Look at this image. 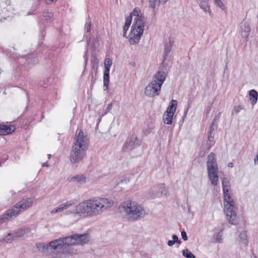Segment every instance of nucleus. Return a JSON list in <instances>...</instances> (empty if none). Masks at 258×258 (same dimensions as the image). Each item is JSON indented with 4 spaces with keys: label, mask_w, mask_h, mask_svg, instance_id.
Here are the masks:
<instances>
[{
    "label": "nucleus",
    "mask_w": 258,
    "mask_h": 258,
    "mask_svg": "<svg viewBox=\"0 0 258 258\" xmlns=\"http://www.w3.org/2000/svg\"><path fill=\"white\" fill-rule=\"evenodd\" d=\"M206 165L208 178L212 185L216 186L219 182V168L216 155L213 152L208 156Z\"/></svg>",
    "instance_id": "6e6552de"
},
{
    "label": "nucleus",
    "mask_w": 258,
    "mask_h": 258,
    "mask_svg": "<svg viewBox=\"0 0 258 258\" xmlns=\"http://www.w3.org/2000/svg\"><path fill=\"white\" fill-rule=\"evenodd\" d=\"M176 242H177L178 244H180L181 243V240L178 239L177 241H176Z\"/></svg>",
    "instance_id": "8fccbe9b"
},
{
    "label": "nucleus",
    "mask_w": 258,
    "mask_h": 258,
    "mask_svg": "<svg viewBox=\"0 0 258 258\" xmlns=\"http://www.w3.org/2000/svg\"><path fill=\"white\" fill-rule=\"evenodd\" d=\"M71 181L77 182L80 184H83L86 182V177L83 174H78L72 177Z\"/></svg>",
    "instance_id": "4be33fe9"
},
{
    "label": "nucleus",
    "mask_w": 258,
    "mask_h": 258,
    "mask_svg": "<svg viewBox=\"0 0 258 258\" xmlns=\"http://www.w3.org/2000/svg\"><path fill=\"white\" fill-rule=\"evenodd\" d=\"M242 109L243 107L240 105L235 107L234 108L232 113H233V111H234L236 114H238Z\"/></svg>",
    "instance_id": "e433bc0d"
},
{
    "label": "nucleus",
    "mask_w": 258,
    "mask_h": 258,
    "mask_svg": "<svg viewBox=\"0 0 258 258\" xmlns=\"http://www.w3.org/2000/svg\"><path fill=\"white\" fill-rule=\"evenodd\" d=\"M119 208L123 210L129 218L134 220L142 218L145 215L143 207L135 201H126L121 204Z\"/></svg>",
    "instance_id": "0eeeda50"
},
{
    "label": "nucleus",
    "mask_w": 258,
    "mask_h": 258,
    "mask_svg": "<svg viewBox=\"0 0 258 258\" xmlns=\"http://www.w3.org/2000/svg\"><path fill=\"white\" fill-rule=\"evenodd\" d=\"M140 145V142L138 140L137 136L132 135L129 136L125 142L122 150L124 151H130L138 147Z\"/></svg>",
    "instance_id": "9b49d317"
},
{
    "label": "nucleus",
    "mask_w": 258,
    "mask_h": 258,
    "mask_svg": "<svg viewBox=\"0 0 258 258\" xmlns=\"http://www.w3.org/2000/svg\"><path fill=\"white\" fill-rule=\"evenodd\" d=\"M18 62L30 68L38 62V59L34 53H30L27 56H22L19 58Z\"/></svg>",
    "instance_id": "f8f14e48"
},
{
    "label": "nucleus",
    "mask_w": 258,
    "mask_h": 258,
    "mask_svg": "<svg viewBox=\"0 0 258 258\" xmlns=\"http://www.w3.org/2000/svg\"><path fill=\"white\" fill-rule=\"evenodd\" d=\"M158 188L162 189L161 194L164 196H167L168 192V187L165 186L164 184H161L158 186Z\"/></svg>",
    "instance_id": "c756f323"
},
{
    "label": "nucleus",
    "mask_w": 258,
    "mask_h": 258,
    "mask_svg": "<svg viewBox=\"0 0 258 258\" xmlns=\"http://www.w3.org/2000/svg\"><path fill=\"white\" fill-rule=\"evenodd\" d=\"M182 254L186 258H196L195 255L187 249H184L182 251Z\"/></svg>",
    "instance_id": "bb28decb"
},
{
    "label": "nucleus",
    "mask_w": 258,
    "mask_h": 258,
    "mask_svg": "<svg viewBox=\"0 0 258 258\" xmlns=\"http://www.w3.org/2000/svg\"><path fill=\"white\" fill-rule=\"evenodd\" d=\"M47 156H48V158L49 159H50L51 156L50 154H48Z\"/></svg>",
    "instance_id": "3c124183"
},
{
    "label": "nucleus",
    "mask_w": 258,
    "mask_h": 258,
    "mask_svg": "<svg viewBox=\"0 0 258 258\" xmlns=\"http://www.w3.org/2000/svg\"><path fill=\"white\" fill-rule=\"evenodd\" d=\"M16 130L14 125H0V135H9Z\"/></svg>",
    "instance_id": "dca6fc26"
},
{
    "label": "nucleus",
    "mask_w": 258,
    "mask_h": 258,
    "mask_svg": "<svg viewBox=\"0 0 258 258\" xmlns=\"http://www.w3.org/2000/svg\"><path fill=\"white\" fill-rule=\"evenodd\" d=\"M91 26V18L89 16H88L87 21L85 24V28L87 31V32H89L90 31Z\"/></svg>",
    "instance_id": "2f4dec72"
},
{
    "label": "nucleus",
    "mask_w": 258,
    "mask_h": 258,
    "mask_svg": "<svg viewBox=\"0 0 258 258\" xmlns=\"http://www.w3.org/2000/svg\"><path fill=\"white\" fill-rule=\"evenodd\" d=\"M87 58H86V59H85V65H86V64H87Z\"/></svg>",
    "instance_id": "603ef678"
},
{
    "label": "nucleus",
    "mask_w": 258,
    "mask_h": 258,
    "mask_svg": "<svg viewBox=\"0 0 258 258\" xmlns=\"http://www.w3.org/2000/svg\"><path fill=\"white\" fill-rule=\"evenodd\" d=\"M221 115V112H219L218 114L215 116V118L213 119V121H214V122H216L217 120H218Z\"/></svg>",
    "instance_id": "a19ab883"
},
{
    "label": "nucleus",
    "mask_w": 258,
    "mask_h": 258,
    "mask_svg": "<svg viewBox=\"0 0 258 258\" xmlns=\"http://www.w3.org/2000/svg\"><path fill=\"white\" fill-rule=\"evenodd\" d=\"M31 14H34L33 13H31L30 12H29L28 15H31Z\"/></svg>",
    "instance_id": "864d4df0"
},
{
    "label": "nucleus",
    "mask_w": 258,
    "mask_h": 258,
    "mask_svg": "<svg viewBox=\"0 0 258 258\" xmlns=\"http://www.w3.org/2000/svg\"><path fill=\"white\" fill-rule=\"evenodd\" d=\"M254 163L258 164V155H256L254 159Z\"/></svg>",
    "instance_id": "49530a36"
},
{
    "label": "nucleus",
    "mask_w": 258,
    "mask_h": 258,
    "mask_svg": "<svg viewBox=\"0 0 258 258\" xmlns=\"http://www.w3.org/2000/svg\"><path fill=\"white\" fill-rule=\"evenodd\" d=\"M112 103L109 104L105 111V112L102 114V116L105 115L107 113H108L112 109Z\"/></svg>",
    "instance_id": "c9c22d12"
},
{
    "label": "nucleus",
    "mask_w": 258,
    "mask_h": 258,
    "mask_svg": "<svg viewBox=\"0 0 258 258\" xmlns=\"http://www.w3.org/2000/svg\"><path fill=\"white\" fill-rule=\"evenodd\" d=\"M222 232L220 231L215 235V242L217 243H221L222 241Z\"/></svg>",
    "instance_id": "473e14b6"
},
{
    "label": "nucleus",
    "mask_w": 258,
    "mask_h": 258,
    "mask_svg": "<svg viewBox=\"0 0 258 258\" xmlns=\"http://www.w3.org/2000/svg\"><path fill=\"white\" fill-rule=\"evenodd\" d=\"M173 41L169 40V41L165 43L164 50V60L166 59L169 53L171 51V47L173 44Z\"/></svg>",
    "instance_id": "f3484780"
},
{
    "label": "nucleus",
    "mask_w": 258,
    "mask_h": 258,
    "mask_svg": "<svg viewBox=\"0 0 258 258\" xmlns=\"http://www.w3.org/2000/svg\"><path fill=\"white\" fill-rule=\"evenodd\" d=\"M157 1V0H148L149 7L153 9V14L154 16H155L157 13L154 10L156 8Z\"/></svg>",
    "instance_id": "a878e982"
},
{
    "label": "nucleus",
    "mask_w": 258,
    "mask_h": 258,
    "mask_svg": "<svg viewBox=\"0 0 258 258\" xmlns=\"http://www.w3.org/2000/svg\"><path fill=\"white\" fill-rule=\"evenodd\" d=\"M209 111H210V109H209V110H207V112H209Z\"/></svg>",
    "instance_id": "4d7b16f0"
},
{
    "label": "nucleus",
    "mask_w": 258,
    "mask_h": 258,
    "mask_svg": "<svg viewBox=\"0 0 258 258\" xmlns=\"http://www.w3.org/2000/svg\"><path fill=\"white\" fill-rule=\"evenodd\" d=\"M129 28V27H125V26H123V37L125 38H127L126 36V32Z\"/></svg>",
    "instance_id": "58836bf2"
},
{
    "label": "nucleus",
    "mask_w": 258,
    "mask_h": 258,
    "mask_svg": "<svg viewBox=\"0 0 258 258\" xmlns=\"http://www.w3.org/2000/svg\"><path fill=\"white\" fill-rule=\"evenodd\" d=\"M240 32L243 37L247 38L251 31L250 24L248 22L243 21L240 24Z\"/></svg>",
    "instance_id": "2eb2a0df"
},
{
    "label": "nucleus",
    "mask_w": 258,
    "mask_h": 258,
    "mask_svg": "<svg viewBox=\"0 0 258 258\" xmlns=\"http://www.w3.org/2000/svg\"><path fill=\"white\" fill-rule=\"evenodd\" d=\"M2 71L0 69V74L2 73Z\"/></svg>",
    "instance_id": "5fc2aeb1"
},
{
    "label": "nucleus",
    "mask_w": 258,
    "mask_h": 258,
    "mask_svg": "<svg viewBox=\"0 0 258 258\" xmlns=\"http://www.w3.org/2000/svg\"><path fill=\"white\" fill-rule=\"evenodd\" d=\"M77 203V201L75 200H71L68 201L63 204L60 205L57 208H54L50 211L51 214H56L57 213L61 212L62 211L67 210L75 205Z\"/></svg>",
    "instance_id": "ddd939ff"
},
{
    "label": "nucleus",
    "mask_w": 258,
    "mask_h": 258,
    "mask_svg": "<svg viewBox=\"0 0 258 258\" xmlns=\"http://www.w3.org/2000/svg\"><path fill=\"white\" fill-rule=\"evenodd\" d=\"M249 96L251 103L254 105L256 103L258 99V93L255 90H251L249 91Z\"/></svg>",
    "instance_id": "412c9836"
},
{
    "label": "nucleus",
    "mask_w": 258,
    "mask_h": 258,
    "mask_svg": "<svg viewBox=\"0 0 258 258\" xmlns=\"http://www.w3.org/2000/svg\"><path fill=\"white\" fill-rule=\"evenodd\" d=\"M214 124H215V122H214V121H213L212 123H211V124L210 125V131H209V133H213V132L215 130Z\"/></svg>",
    "instance_id": "ea45409f"
},
{
    "label": "nucleus",
    "mask_w": 258,
    "mask_h": 258,
    "mask_svg": "<svg viewBox=\"0 0 258 258\" xmlns=\"http://www.w3.org/2000/svg\"><path fill=\"white\" fill-rule=\"evenodd\" d=\"M138 16H141L143 19V20L145 21V19L144 16L142 14L140 13V12L138 11L137 8H135V9H134V11L130 14V15L126 18L125 22V24L124 25L125 26V27H130L131 22H132L133 17H135L134 18V23H135L136 22V18Z\"/></svg>",
    "instance_id": "4468645a"
},
{
    "label": "nucleus",
    "mask_w": 258,
    "mask_h": 258,
    "mask_svg": "<svg viewBox=\"0 0 258 258\" xmlns=\"http://www.w3.org/2000/svg\"><path fill=\"white\" fill-rule=\"evenodd\" d=\"M224 197V212L228 222L236 225L237 219L236 208L231 196L229 189H223Z\"/></svg>",
    "instance_id": "423d86ee"
},
{
    "label": "nucleus",
    "mask_w": 258,
    "mask_h": 258,
    "mask_svg": "<svg viewBox=\"0 0 258 258\" xmlns=\"http://www.w3.org/2000/svg\"><path fill=\"white\" fill-rule=\"evenodd\" d=\"M30 232V229L28 227H21L15 231V235L12 233H8L4 238V240L6 242L10 243L12 242L15 238H24L28 233Z\"/></svg>",
    "instance_id": "9d476101"
},
{
    "label": "nucleus",
    "mask_w": 258,
    "mask_h": 258,
    "mask_svg": "<svg viewBox=\"0 0 258 258\" xmlns=\"http://www.w3.org/2000/svg\"><path fill=\"white\" fill-rule=\"evenodd\" d=\"M112 64V60L109 58H106L104 61V70L110 71V69Z\"/></svg>",
    "instance_id": "393cba45"
},
{
    "label": "nucleus",
    "mask_w": 258,
    "mask_h": 258,
    "mask_svg": "<svg viewBox=\"0 0 258 258\" xmlns=\"http://www.w3.org/2000/svg\"><path fill=\"white\" fill-rule=\"evenodd\" d=\"M172 239L173 241H174V242H176V241H177L178 237L176 235H173Z\"/></svg>",
    "instance_id": "37998d69"
},
{
    "label": "nucleus",
    "mask_w": 258,
    "mask_h": 258,
    "mask_svg": "<svg viewBox=\"0 0 258 258\" xmlns=\"http://www.w3.org/2000/svg\"><path fill=\"white\" fill-rule=\"evenodd\" d=\"M53 15L51 12L48 11H44L43 14V18L46 23H51L53 20Z\"/></svg>",
    "instance_id": "5701e85b"
},
{
    "label": "nucleus",
    "mask_w": 258,
    "mask_h": 258,
    "mask_svg": "<svg viewBox=\"0 0 258 258\" xmlns=\"http://www.w3.org/2000/svg\"><path fill=\"white\" fill-rule=\"evenodd\" d=\"M89 147L87 136L81 130H78L76 133L75 142L72 146L70 154V161L73 163H77L82 161L86 156Z\"/></svg>",
    "instance_id": "7ed1b4c3"
},
{
    "label": "nucleus",
    "mask_w": 258,
    "mask_h": 258,
    "mask_svg": "<svg viewBox=\"0 0 258 258\" xmlns=\"http://www.w3.org/2000/svg\"><path fill=\"white\" fill-rule=\"evenodd\" d=\"M109 72L110 71H104L103 73V89L106 91L108 88L109 83Z\"/></svg>",
    "instance_id": "6ab92c4d"
},
{
    "label": "nucleus",
    "mask_w": 258,
    "mask_h": 258,
    "mask_svg": "<svg viewBox=\"0 0 258 258\" xmlns=\"http://www.w3.org/2000/svg\"><path fill=\"white\" fill-rule=\"evenodd\" d=\"M200 8L203 9L205 12L209 13L210 15H211L212 12L208 1H202L199 4Z\"/></svg>",
    "instance_id": "a211bd4d"
},
{
    "label": "nucleus",
    "mask_w": 258,
    "mask_h": 258,
    "mask_svg": "<svg viewBox=\"0 0 258 258\" xmlns=\"http://www.w3.org/2000/svg\"><path fill=\"white\" fill-rule=\"evenodd\" d=\"M8 159V156L7 155H4L0 158V166L2 167V165Z\"/></svg>",
    "instance_id": "f704fd0d"
},
{
    "label": "nucleus",
    "mask_w": 258,
    "mask_h": 258,
    "mask_svg": "<svg viewBox=\"0 0 258 258\" xmlns=\"http://www.w3.org/2000/svg\"><path fill=\"white\" fill-rule=\"evenodd\" d=\"M173 114L171 113H165V117L163 118L164 122L167 124H171L173 121Z\"/></svg>",
    "instance_id": "b1692460"
},
{
    "label": "nucleus",
    "mask_w": 258,
    "mask_h": 258,
    "mask_svg": "<svg viewBox=\"0 0 258 258\" xmlns=\"http://www.w3.org/2000/svg\"><path fill=\"white\" fill-rule=\"evenodd\" d=\"M182 238L184 240L186 241L188 239V237L185 231H182L181 233Z\"/></svg>",
    "instance_id": "4c0bfd02"
},
{
    "label": "nucleus",
    "mask_w": 258,
    "mask_h": 258,
    "mask_svg": "<svg viewBox=\"0 0 258 258\" xmlns=\"http://www.w3.org/2000/svg\"><path fill=\"white\" fill-rule=\"evenodd\" d=\"M33 201L31 198L22 200L15 204L11 209L7 210L0 218V223L11 220L17 217L22 211L32 206Z\"/></svg>",
    "instance_id": "39448f33"
},
{
    "label": "nucleus",
    "mask_w": 258,
    "mask_h": 258,
    "mask_svg": "<svg viewBox=\"0 0 258 258\" xmlns=\"http://www.w3.org/2000/svg\"><path fill=\"white\" fill-rule=\"evenodd\" d=\"M88 241L87 234H74L53 240L48 244L38 243L36 244V247L40 252L46 255H51L62 248H66L69 246L77 244L83 245Z\"/></svg>",
    "instance_id": "f03ea898"
},
{
    "label": "nucleus",
    "mask_w": 258,
    "mask_h": 258,
    "mask_svg": "<svg viewBox=\"0 0 258 258\" xmlns=\"http://www.w3.org/2000/svg\"><path fill=\"white\" fill-rule=\"evenodd\" d=\"M190 107L189 104L188 105L187 107L184 110V115H186L187 111Z\"/></svg>",
    "instance_id": "a18cd8bd"
},
{
    "label": "nucleus",
    "mask_w": 258,
    "mask_h": 258,
    "mask_svg": "<svg viewBox=\"0 0 258 258\" xmlns=\"http://www.w3.org/2000/svg\"><path fill=\"white\" fill-rule=\"evenodd\" d=\"M168 0H159L158 2L159 3L161 4H165Z\"/></svg>",
    "instance_id": "c03bdc74"
},
{
    "label": "nucleus",
    "mask_w": 258,
    "mask_h": 258,
    "mask_svg": "<svg viewBox=\"0 0 258 258\" xmlns=\"http://www.w3.org/2000/svg\"><path fill=\"white\" fill-rule=\"evenodd\" d=\"M233 166V164L232 162H229L228 164V167L232 168Z\"/></svg>",
    "instance_id": "09e8293b"
},
{
    "label": "nucleus",
    "mask_w": 258,
    "mask_h": 258,
    "mask_svg": "<svg viewBox=\"0 0 258 258\" xmlns=\"http://www.w3.org/2000/svg\"><path fill=\"white\" fill-rule=\"evenodd\" d=\"M167 74L163 71H158L153 77L151 81L145 88V94L150 97L159 95L161 86L164 82Z\"/></svg>",
    "instance_id": "20e7f679"
},
{
    "label": "nucleus",
    "mask_w": 258,
    "mask_h": 258,
    "mask_svg": "<svg viewBox=\"0 0 258 258\" xmlns=\"http://www.w3.org/2000/svg\"><path fill=\"white\" fill-rule=\"evenodd\" d=\"M44 166H46V167H48L49 166V165H48V164L47 163V162L43 163L42 164V167H44Z\"/></svg>",
    "instance_id": "de8ad7c7"
},
{
    "label": "nucleus",
    "mask_w": 258,
    "mask_h": 258,
    "mask_svg": "<svg viewBox=\"0 0 258 258\" xmlns=\"http://www.w3.org/2000/svg\"><path fill=\"white\" fill-rule=\"evenodd\" d=\"M222 185L223 189H229L230 186L229 180L226 178H223L222 180Z\"/></svg>",
    "instance_id": "c85d7f7f"
},
{
    "label": "nucleus",
    "mask_w": 258,
    "mask_h": 258,
    "mask_svg": "<svg viewBox=\"0 0 258 258\" xmlns=\"http://www.w3.org/2000/svg\"><path fill=\"white\" fill-rule=\"evenodd\" d=\"M239 238L243 243L247 244L248 243V240L247 239V233L245 231H243L240 232Z\"/></svg>",
    "instance_id": "cd10ccee"
},
{
    "label": "nucleus",
    "mask_w": 258,
    "mask_h": 258,
    "mask_svg": "<svg viewBox=\"0 0 258 258\" xmlns=\"http://www.w3.org/2000/svg\"><path fill=\"white\" fill-rule=\"evenodd\" d=\"M145 27V21L141 16L136 18V22L132 26L131 32L130 34L128 41L132 45L137 44L142 35Z\"/></svg>",
    "instance_id": "1a4fd4ad"
},
{
    "label": "nucleus",
    "mask_w": 258,
    "mask_h": 258,
    "mask_svg": "<svg viewBox=\"0 0 258 258\" xmlns=\"http://www.w3.org/2000/svg\"><path fill=\"white\" fill-rule=\"evenodd\" d=\"M131 180V178L129 176L125 177L123 179H120L119 182H117V184L121 183H127L130 182Z\"/></svg>",
    "instance_id": "72a5a7b5"
},
{
    "label": "nucleus",
    "mask_w": 258,
    "mask_h": 258,
    "mask_svg": "<svg viewBox=\"0 0 258 258\" xmlns=\"http://www.w3.org/2000/svg\"><path fill=\"white\" fill-rule=\"evenodd\" d=\"M177 103L178 102L176 100L172 99L170 102L166 112L171 113V114H174L176 109Z\"/></svg>",
    "instance_id": "aec40b11"
},
{
    "label": "nucleus",
    "mask_w": 258,
    "mask_h": 258,
    "mask_svg": "<svg viewBox=\"0 0 258 258\" xmlns=\"http://www.w3.org/2000/svg\"><path fill=\"white\" fill-rule=\"evenodd\" d=\"M208 140L210 142L209 144V148L213 146L215 144L214 134L212 133H208Z\"/></svg>",
    "instance_id": "7c9ffc66"
},
{
    "label": "nucleus",
    "mask_w": 258,
    "mask_h": 258,
    "mask_svg": "<svg viewBox=\"0 0 258 258\" xmlns=\"http://www.w3.org/2000/svg\"><path fill=\"white\" fill-rule=\"evenodd\" d=\"M209 111H210V109H209V110H207V112H209Z\"/></svg>",
    "instance_id": "6e6d98bb"
},
{
    "label": "nucleus",
    "mask_w": 258,
    "mask_h": 258,
    "mask_svg": "<svg viewBox=\"0 0 258 258\" xmlns=\"http://www.w3.org/2000/svg\"><path fill=\"white\" fill-rule=\"evenodd\" d=\"M175 243V242H174V241H173V240H169V241H168V242H167V244H168V246H172V245H173Z\"/></svg>",
    "instance_id": "79ce46f5"
},
{
    "label": "nucleus",
    "mask_w": 258,
    "mask_h": 258,
    "mask_svg": "<svg viewBox=\"0 0 258 258\" xmlns=\"http://www.w3.org/2000/svg\"><path fill=\"white\" fill-rule=\"evenodd\" d=\"M113 204V202L110 199L95 197L79 203L73 209L67 213L83 217H92L100 215L110 208Z\"/></svg>",
    "instance_id": "f257e3e1"
}]
</instances>
